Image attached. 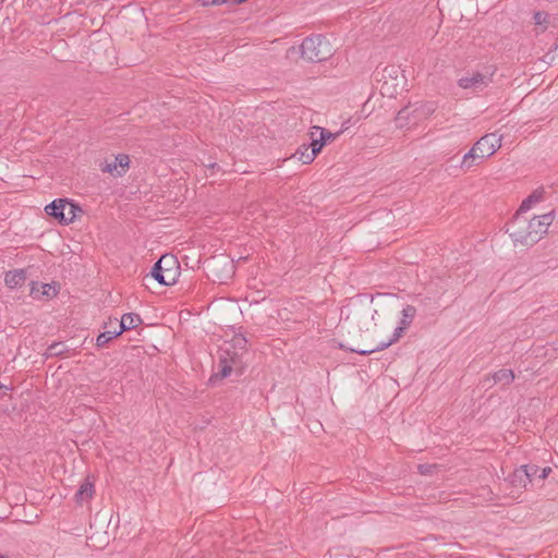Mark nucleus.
Returning <instances> with one entry per match:
<instances>
[{"instance_id": "12", "label": "nucleus", "mask_w": 558, "mask_h": 558, "mask_svg": "<svg viewBox=\"0 0 558 558\" xmlns=\"http://www.w3.org/2000/svg\"><path fill=\"white\" fill-rule=\"evenodd\" d=\"M544 191L535 190L529 195L520 205L517 213H521V216L532 208V206L543 199Z\"/></svg>"}, {"instance_id": "33", "label": "nucleus", "mask_w": 558, "mask_h": 558, "mask_svg": "<svg viewBox=\"0 0 558 558\" xmlns=\"http://www.w3.org/2000/svg\"><path fill=\"white\" fill-rule=\"evenodd\" d=\"M3 388H5V386L0 383V390Z\"/></svg>"}, {"instance_id": "14", "label": "nucleus", "mask_w": 558, "mask_h": 558, "mask_svg": "<svg viewBox=\"0 0 558 558\" xmlns=\"http://www.w3.org/2000/svg\"><path fill=\"white\" fill-rule=\"evenodd\" d=\"M94 495V485L88 480L83 482L75 493V500L80 504L89 500Z\"/></svg>"}, {"instance_id": "34", "label": "nucleus", "mask_w": 558, "mask_h": 558, "mask_svg": "<svg viewBox=\"0 0 558 558\" xmlns=\"http://www.w3.org/2000/svg\"><path fill=\"white\" fill-rule=\"evenodd\" d=\"M485 381H490V377H489V376H488V377H486V378H485Z\"/></svg>"}, {"instance_id": "32", "label": "nucleus", "mask_w": 558, "mask_h": 558, "mask_svg": "<svg viewBox=\"0 0 558 558\" xmlns=\"http://www.w3.org/2000/svg\"><path fill=\"white\" fill-rule=\"evenodd\" d=\"M0 558H9V557L5 556V555L0 554Z\"/></svg>"}, {"instance_id": "5", "label": "nucleus", "mask_w": 558, "mask_h": 558, "mask_svg": "<svg viewBox=\"0 0 558 558\" xmlns=\"http://www.w3.org/2000/svg\"><path fill=\"white\" fill-rule=\"evenodd\" d=\"M151 278L162 286H171L177 282L179 276L178 262L173 255H162L153 266Z\"/></svg>"}, {"instance_id": "3", "label": "nucleus", "mask_w": 558, "mask_h": 558, "mask_svg": "<svg viewBox=\"0 0 558 558\" xmlns=\"http://www.w3.org/2000/svg\"><path fill=\"white\" fill-rule=\"evenodd\" d=\"M301 56L310 62H322L332 56V47L323 35H312L300 45Z\"/></svg>"}, {"instance_id": "10", "label": "nucleus", "mask_w": 558, "mask_h": 558, "mask_svg": "<svg viewBox=\"0 0 558 558\" xmlns=\"http://www.w3.org/2000/svg\"><path fill=\"white\" fill-rule=\"evenodd\" d=\"M142 318L136 313H126L124 314L120 322L116 318L114 324H118L119 330H121V333L126 330H131L136 328L138 325L142 324Z\"/></svg>"}, {"instance_id": "6", "label": "nucleus", "mask_w": 558, "mask_h": 558, "mask_svg": "<svg viewBox=\"0 0 558 558\" xmlns=\"http://www.w3.org/2000/svg\"><path fill=\"white\" fill-rule=\"evenodd\" d=\"M434 111L435 106L432 102L422 104L414 108L405 107L398 112L396 121L400 128H404L410 123L415 124L418 120L427 118Z\"/></svg>"}, {"instance_id": "8", "label": "nucleus", "mask_w": 558, "mask_h": 558, "mask_svg": "<svg viewBox=\"0 0 558 558\" xmlns=\"http://www.w3.org/2000/svg\"><path fill=\"white\" fill-rule=\"evenodd\" d=\"M492 82V75L474 72L471 75L459 78L458 85L463 89L482 90Z\"/></svg>"}, {"instance_id": "24", "label": "nucleus", "mask_w": 558, "mask_h": 558, "mask_svg": "<svg viewBox=\"0 0 558 558\" xmlns=\"http://www.w3.org/2000/svg\"><path fill=\"white\" fill-rule=\"evenodd\" d=\"M313 135H318L320 141H324V145L330 140H335L338 133H331L328 130L320 126H312Z\"/></svg>"}, {"instance_id": "19", "label": "nucleus", "mask_w": 558, "mask_h": 558, "mask_svg": "<svg viewBox=\"0 0 558 558\" xmlns=\"http://www.w3.org/2000/svg\"><path fill=\"white\" fill-rule=\"evenodd\" d=\"M121 335V330L114 328L113 330H107L101 332L96 339V345L98 348L105 347L109 341Z\"/></svg>"}, {"instance_id": "26", "label": "nucleus", "mask_w": 558, "mask_h": 558, "mask_svg": "<svg viewBox=\"0 0 558 558\" xmlns=\"http://www.w3.org/2000/svg\"><path fill=\"white\" fill-rule=\"evenodd\" d=\"M99 168L102 172H108L114 177H117V171H119L120 169L118 168L117 166V161L113 160V161H108V160H105L104 162H101L99 165Z\"/></svg>"}, {"instance_id": "16", "label": "nucleus", "mask_w": 558, "mask_h": 558, "mask_svg": "<svg viewBox=\"0 0 558 558\" xmlns=\"http://www.w3.org/2000/svg\"><path fill=\"white\" fill-rule=\"evenodd\" d=\"M311 142L306 144L310 146L311 154L306 155V160H314L315 157L320 153L322 148L325 146L324 141H320L317 135H313V130L310 132Z\"/></svg>"}, {"instance_id": "11", "label": "nucleus", "mask_w": 558, "mask_h": 558, "mask_svg": "<svg viewBox=\"0 0 558 558\" xmlns=\"http://www.w3.org/2000/svg\"><path fill=\"white\" fill-rule=\"evenodd\" d=\"M64 207H66V199L58 198L47 205L45 211L61 222V219L64 218Z\"/></svg>"}, {"instance_id": "13", "label": "nucleus", "mask_w": 558, "mask_h": 558, "mask_svg": "<svg viewBox=\"0 0 558 558\" xmlns=\"http://www.w3.org/2000/svg\"><path fill=\"white\" fill-rule=\"evenodd\" d=\"M82 211V208L77 204L66 199V207H64V218L61 219L60 223L69 225L73 222L77 215Z\"/></svg>"}, {"instance_id": "20", "label": "nucleus", "mask_w": 558, "mask_h": 558, "mask_svg": "<svg viewBox=\"0 0 558 558\" xmlns=\"http://www.w3.org/2000/svg\"><path fill=\"white\" fill-rule=\"evenodd\" d=\"M69 351V348L63 342H53L50 344L46 350V356L52 357V356H62Z\"/></svg>"}, {"instance_id": "7", "label": "nucleus", "mask_w": 558, "mask_h": 558, "mask_svg": "<svg viewBox=\"0 0 558 558\" xmlns=\"http://www.w3.org/2000/svg\"><path fill=\"white\" fill-rule=\"evenodd\" d=\"M538 471L539 468L535 464L521 465L509 476V482L515 488L526 489Z\"/></svg>"}, {"instance_id": "15", "label": "nucleus", "mask_w": 558, "mask_h": 558, "mask_svg": "<svg viewBox=\"0 0 558 558\" xmlns=\"http://www.w3.org/2000/svg\"><path fill=\"white\" fill-rule=\"evenodd\" d=\"M515 376L512 369L501 368L492 375L493 384L501 383L505 386H509Z\"/></svg>"}, {"instance_id": "22", "label": "nucleus", "mask_w": 558, "mask_h": 558, "mask_svg": "<svg viewBox=\"0 0 558 558\" xmlns=\"http://www.w3.org/2000/svg\"><path fill=\"white\" fill-rule=\"evenodd\" d=\"M401 314L402 317L400 324L408 328L412 324L413 318L415 317L416 308L413 305H407L405 307H403Z\"/></svg>"}, {"instance_id": "23", "label": "nucleus", "mask_w": 558, "mask_h": 558, "mask_svg": "<svg viewBox=\"0 0 558 558\" xmlns=\"http://www.w3.org/2000/svg\"><path fill=\"white\" fill-rule=\"evenodd\" d=\"M533 21H534L535 25L541 26L539 32L543 33L547 29L549 15H548V13H546L544 11H536L533 14Z\"/></svg>"}, {"instance_id": "2", "label": "nucleus", "mask_w": 558, "mask_h": 558, "mask_svg": "<svg viewBox=\"0 0 558 558\" xmlns=\"http://www.w3.org/2000/svg\"><path fill=\"white\" fill-rule=\"evenodd\" d=\"M501 141L502 135H497L496 133H488L482 136L463 156L461 168L469 170L493 156L501 147Z\"/></svg>"}, {"instance_id": "1", "label": "nucleus", "mask_w": 558, "mask_h": 558, "mask_svg": "<svg viewBox=\"0 0 558 558\" xmlns=\"http://www.w3.org/2000/svg\"><path fill=\"white\" fill-rule=\"evenodd\" d=\"M553 221L554 211L535 216L532 219L521 216V213H515L508 225L507 232L515 245H533L547 233L548 227Z\"/></svg>"}, {"instance_id": "25", "label": "nucleus", "mask_w": 558, "mask_h": 558, "mask_svg": "<svg viewBox=\"0 0 558 558\" xmlns=\"http://www.w3.org/2000/svg\"><path fill=\"white\" fill-rule=\"evenodd\" d=\"M40 289H41L40 298L46 296L48 299H51L58 294V289L54 284L41 283Z\"/></svg>"}, {"instance_id": "31", "label": "nucleus", "mask_w": 558, "mask_h": 558, "mask_svg": "<svg viewBox=\"0 0 558 558\" xmlns=\"http://www.w3.org/2000/svg\"><path fill=\"white\" fill-rule=\"evenodd\" d=\"M550 472H551V469L549 466H546L543 469L539 468V471L536 473L535 478L537 477L539 480H545L549 475Z\"/></svg>"}, {"instance_id": "4", "label": "nucleus", "mask_w": 558, "mask_h": 558, "mask_svg": "<svg viewBox=\"0 0 558 558\" xmlns=\"http://www.w3.org/2000/svg\"><path fill=\"white\" fill-rule=\"evenodd\" d=\"M244 353L233 350L230 345H222L218 351V372L216 376L226 378L231 375L232 372L241 375L245 363L243 361Z\"/></svg>"}, {"instance_id": "27", "label": "nucleus", "mask_w": 558, "mask_h": 558, "mask_svg": "<svg viewBox=\"0 0 558 558\" xmlns=\"http://www.w3.org/2000/svg\"><path fill=\"white\" fill-rule=\"evenodd\" d=\"M311 154V150H310V146H307L306 144H302L295 151L294 156L298 157V159L300 161H302L303 163L307 165V163H311L313 160H306L305 156L306 155H310Z\"/></svg>"}, {"instance_id": "21", "label": "nucleus", "mask_w": 558, "mask_h": 558, "mask_svg": "<svg viewBox=\"0 0 558 558\" xmlns=\"http://www.w3.org/2000/svg\"><path fill=\"white\" fill-rule=\"evenodd\" d=\"M117 166L120 169L117 171V177H122L126 173L130 168V157L126 154H119L114 157Z\"/></svg>"}, {"instance_id": "17", "label": "nucleus", "mask_w": 558, "mask_h": 558, "mask_svg": "<svg viewBox=\"0 0 558 558\" xmlns=\"http://www.w3.org/2000/svg\"><path fill=\"white\" fill-rule=\"evenodd\" d=\"M391 344H393V342L389 339L387 341H383V342L378 343L376 347H374L372 349H365L364 350V349L345 348L343 344H340V348L349 350L351 352L359 353L361 355H369V354H372L374 352L383 351V350L389 348Z\"/></svg>"}, {"instance_id": "9", "label": "nucleus", "mask_w": 558, "mask_h": 558, "mask_svg": "<svg viewBox=\"0 0 558 558\" xmlns=\"http://www.w3.org/2000/svg\"><path fill=\"white\" fill-rule=\"evenodd\" d=\"M27 280L26 269L9 270L4 274V283L10 290H15L24 286Z\"/></svg>"}, {"instance_id": "30", "label": "nucleus", "mask_w": 558, "mask_h": 558, "mask_svg": "<svg viewBox=\"0 0 558 558\" xmlns=\"http://www.w3.org/2000/svg\"><path fill=\"white\" fill-rule=\"evenodd\" d=\"M433 469H434V465H432V464H418L417 465L418 473L422 475L430 474Z\"/></svg>"}, {"instance_id": "18", "label": "nucleus", "mask_w": 558, "mask_h": 558, "mask_svg": "<svg viewBox=\"0 0 558 558\" xmlns=\"http://www.w3.org/2000/svg\"><path fill=\"white\" fill-rule=\"evenodd\" d=\"M225 345H230L233 350L244 354L247 352V339L242 333H235L229 342H225Z\"/></svg>"}, {"instance_id": "29", "label": "nucleus", "mask_w": 558, "mask_h": 558, "mask_svg": "<svg viewBox=\"0 0 558 558\" xmlns=\"http://www.w3.org/2000/svg\"><path fill=\"white\" fill-rule=\"evenodd\" d=\"M40 284L38 282L33 281L31 287V295L35 299H40Z\"/></svg>"}, {"instance_id": "28", "label": "nucleus", "mask_w": 558, "mask_h": 558, "mask_svg": "<svg viewBox=\"0 0 558 558\" xmlns=\"http://www.w3.org/2000/svg\"><path fill=\"white\" fill-rule=\"evenodd\" d=\"M405 329H407V327L400 324V325L395 329V331H393L392 337L390 338V340H391L393 343H395V342H397V341L402 337V335H403V332H404V330H405Z\"/></svg>"}]
</instances>
